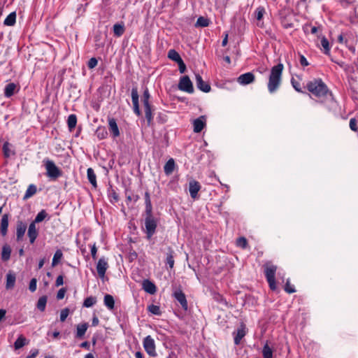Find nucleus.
I'll use <instances>...</instances> for the list:
<instances>
[{
  "label": "nucleus",
  "instance_id": "1",
  "mask_svg": "<svg viewBox=\"0 0 358 358\" xmlns=\"http://www.w3.org/2000/svg\"><path fill=\"white\" fill-rule=\"evenodd\" d=\"M283 69L284 66L281 63L271 68L268 83V90L270 93L275 92L279 87Z\"/></svg>",
  "mask_w": 358,
  "mask_h": 358
},
{
  "label": "nucleus",
  "instance_id": "2",
  "mask_svg": "<svg viewBox=\"0 0 358 358\" xmlns=\"http://www.w3.org/2000/svg\"><path fill=\"white\" fill-rule=\"evenodd\" d=\"M307 88L309 92L318 97L324 96L328 93V88L321 79L309 82L307 84Z\"/></svg>",
  "mask_w": 358,
  "mask_h": 358
},
{
  "label": "nucleus",
  "instance_id": "3",
  "mask_svg": "<svg viewBox=\"0 0 358 358\" xmlns=\"http://www.w3.org/2000/svg\"><path fill=\"white\" fill-rule=\"evenodd\" d=\"M46 170V176L52 180H56L62 174V171L55 165V162L50 159L43 160Z\"/></svg>",
  "mask_w": 358,
  "mask_h": 358
},
{
  "label": "nucleus",
  "instance_id": "4",
  "mask_svg": "<svg viewBox=\"0 0 358 358\" xmlns=\"http://www.w3.org/2000/svg\"><path fill=\"white\" fill-rule=\"evenodd\" d=\"M265 275L271 289L275 290L276 289V284L275 280V275L277 270L276 266L267 263L264 266Z\"/></svg>",
  "mask_w": 358,
  "mask_h": 358
},
{
  "label": "nucleus",
  "instance_id": "5",
  "mask_svg": "<svg viewBox=\"0 0 358 358\" xmlns=\"http://www.w3.org/2000/svg\"><path fill=\"white\" fill-rule=\"evenodd\" d=\"M157 221L153 216L145 218V232L148 239H150L155 234Z\"/></svg>",
  "mask_w": 358,
  "mask_h": 358
},
{
  "label": "nucleus",
  "instance_id": "6",
  "mask_svg": "<svg viewBox=\"0 0 358 358\" xmlns=\"http://www.w3.org/2000/svg\"><path fill=\"white\" fill-rule=\"evenodd\" d=\"M143 345L145 350L150 357H156L157 355L155 342L151 336H147L143 339Z\"/></svg>",
  "mask_w": 358,
  "mask_h": 358
},
{
  "label": "nucleus",
  "instance_id": "7",
  "mask_svg": "<svg viewBox=\"0 0 358 358\" xmlns=\"http://www.w3.org/2000/svg\"><path fill=\"white\" fill-rule=\"evenodd\" d=\"M178 87L180 90L189 94L194 91L192 83L188 76H184L180 78Z\"/></svg>",
  "mask_w": 358,
  "mask_h": 358
},
{
  "label": "nucleus",
  "instance_id": "8",
  "mask_svg": "<svg viewBox=\"0 0 358 358\" xmlns=\"http://www.w3.org/2000/svg\"><path fill=\"white\" fill-rule=\"evenodd\" d=\"M108 268V264L105 257H101L99 259L96 264L97 273L100 278L103 279L105 277L106 271Z\"/></svg>",
  "mask_w": 358,
  "mask_h": 358
},
{
  "label": "nucleus",
  "instance_id": "9",
  "mask_svg": "<svg viewBox=\"0 0 358 358\" xmlns=\"http://www.w3.org/2000/svg\"><path fill=\"white\" fill-rule=\"evenodd\" d=\"M131 95L134 112L137 116H140L141 115V112L139 108L138 92L137 87H133L131 89Z\"/></svg>",
  "mask_w": 358,
  "mask_h": 358
},
{
  "label": "nucleus",
  "instance_id": "10",
  "mask_svg": "<svg viewBox=\"0 0 358 358\" xmlns=\"http://www.w3.org/2000/svg\"><path fill=\"white\" fill-rule=\"evenodd\" d=\"M195 83L197 88L203 92H209L210 91V86L207 83L204 82L202 77L199 74H195Z\"/></svg>",
  "mask_w": 358,
  "mask_h": 358
},
{
  "label": "nucleus",
  "instance_id": "11",
  "mask_svg": "<svg viewBox=\"0 0 358 358\" xmlns=\"http://www.w3.org/2000/svg\"><path fill=\"white\" fill-rule=\"evenodd\" d=\"M237 81L240 85H245L250 84L255 81V76L251 72H248L241 74L238 78Z\"/></svg>",
  "mask_w": 358,
  "mask_h": 358
},
{
  "label": "nucleus",
  "instance_id": "12",
  "mask_svg": "<svg viewBox=\"0 0 358 358\" xmlns=\"http://www.w3.org/2000/svg\"><path fill=\"white\" fill-rule=\"evenodd\" d=\"M201 189V185L199 182L192 180L189 183V191L190 196L192 199H195L197 198L198 192Z\"/></svg>",
  "mask_w": 358,
  "mask_h": 358
},
{
  "label": "nucleus",
  "instance_id": "13",
  "mask_svg": "<svg viewBox=\"0 0 358 358\" xmlns=\"http://www.w3.org/2000/svg\"><path fill=\"white\" fill-rule=\"evenodd\" d=\"M173 296L175 299L180 303L182 308L187 310L188 308L187 301L186 299L185 294L182 290H177L174 292Z\"/></svg>",
  "mask_w": 358,
  "mask_h": 358
},
{
  "label": "nucleus",
  "instance_id": "14",
  "mask_svg": "<svg viewBox=\"0 0 358 358\" xmlns=\"http://www.w3.org/2000/svg\"><path fill=\"white\" fill-rule=\"evenodd\" d=\"M206 125V118L204 116H200L193 121L194 131L199 133L202 131Z\"/></svg>",
  "mask_w": 358,
  "mask_h": 358
},
{
  "label": "nucleus",
  "instance_id": "15",
  "mask_svg": "<svg viewBox=\"0 0 358 358\" xmlns=\"http://www.w3.org/2000/svg\"><path fill=\"white\" fill-rule=\"evenodd\" d=\"M142 286L143 289L148 294H154L157 291L155 285L149 280H144Z\"/></svg>",
  "mask_w": 358,
  "mask_h": 358
},
{
  "label": "nucleus",
  "instance_id": "16",
  "mask_svg": "<svg viewBox=\"0 0 358 358\" xmlns=\"http://www.w3.org/2000/svg\"><path fill=\"white\" fill-rule=\"evenodd\" d=\"M28 236L31 243H34L38 236V231L36 227V224L31 222L28 228Z\"/></svg>",
  "mask_w": 358,
  "mask_h": 358
},
{
  "label": "nucleus",
  "instance_id": "17",
  "mask_svg": "<svg viewBox=\"0 0 358 358\" xmlns=\"http://www.w3.org/2000/svg\"><path fill=\"white\" fill-rule=\"evenodd\" d=\"M108 126L109 130L112 133L114 138L120 136V131L117 122L114 118H110L108 120Z\"/></svg>",
  "mask_w": 358,
  "mask_h": 358
},
{
  "label": "nucleus",
  "instance_id": "18",
  "mask_svg": "<svg viewBox=\"0 0 358 358\" xmlns=\"http://www.w3.org/2000/svg\"><path fill=\"white\" fill-rule=\"evenodd\" d=\"M16 280L15 274L12 272H8L6 275V288L11 289L14 287Z\"/></svg>",
  "mask_w": 358,
  "mask_h": 358
},
{
  "label": "nucleus",
  "instance_id": "19",
  "mask_svg": "<svg viewBox=\"0 0 358 358\" xmlns=\"http://www.w3.org/2000/svg\"><path fill=\"white\" fill-rule=\"evenodd\" d=\"M27 229V225L26 224L23 223L22 222H19L17 225L16 229V236L17 241H20L22 238V237L24 235V233Z\"/></svg>",
  "mask_w": 358,
  "mask_h": 358
},
{
  "label": "nucleus",
  "instance_id": "20",
  "mask_svg": "<svg viewBox=\"0 0 358 358\" xmlns=\"http://www.w3.org/2000/svg\"><path fill=\"white\" fill-rule=\"evenodd\" d=\"M8 215L4 214L2 216L1 220V233L3 236H5L7 234L8 231Z\"/></svg>",
  "mask_w": 358,
  "mask_h": 358
},
{
  "label": "nucleus",
  "instance_id": "21",
  "mask_svg": "<svg viewBox=\"0 0 358 358\" xmlns=\"http://www.w3.org/2000/svg\"><path fill=\"white\" fill-rule=\"evenodd\" d=\"M175 162L173 159H169L164 166V171L166 175L169 176L173 173L175 169Z\"/></svg>",
  "mask_w": 358,
  "mask_h": 358
},
{
  "label": "nucleus",
  "instance_id": "22",
  "mask_svg": "<svg viewBox=\"0 0 358 358\" xmlns=\"http://www.w3.org/2000/svg\"><path fill=\"white\" fill-rule=\"evenodd\" d=\"M103 303L108 310H112L114 308L115 300L112 295L106 294L104 296Z\"/></svg>",
  "mask_w": 358,
  "mask_h": 358
},
{
  "label": "nucleus",
  "instance_id": "23",
  "mask_svg": "<svg viewBox=\"0 0 358 358\" xmlns=\"http://www.w3.org/2000/svg\"><path fill=\"white\" fill-rule=\"evenodd\" d=\"M16 87L17 85L13 83H10L6 85L4 89L5 96L9 98L13 96L15 93Z\"/></svg>",
  "mask_w": 358,
  "mask_h": 358
},
{
  "label": "nucleus",
  "instance_id": "24",
  "mask_svg": "<svg viewBox=\"0 0 358 358\" xmlns=\"http://www.w3.org/2000/svg\"><path fill=\"white\" fill-rule=\"evenodd\" d=\"M87 179L94 187H97L96 176L92 168H88L87 171Z\"/></svg>",
  "mask_w": 358,
  "mask_h": 358
},
{
  "label": "nucleus",
  "instance_id": "25",
  "mask_svg": "<svg viewBox=\"0 0 358 358\" xmlns=\"http://www.w3.org/2000/svg\"><path fill=\"white\" fill-rule=\"evenodd\" d=\"M28 341L27 340V338L22 336V335H20L17 338V340L15 341V342L14 343V347H15V350H18V349H20L21 348H22L23 346H24L25 345L28 344Z\"/></svg>",
  "mask_w": 358,
  "mask_h": 358
},
{
  "label": "nucleus",
  "instance_id": "26",
  "mask_svg": "<svg viewBox=\"0 0 358 358\" xmlns=\"http://www.w3.org/2000/svg\"><path fill=\"white\" fill-rule=\"evenodd\" d=\"M16 22L15 12L10 13L4 20L3 24L6 26H13Z\"/></svg>",
  "mask_w": 358,
  "mask_h": 358
},
{
  "label": "nucleus",
  "instance_id": "27",
  "mask_svg": "<svg viewBox=\"0 0 358 358\" xmlns=\"http://www.w3.org/2000/svg\"><path fill=\"white\" fill-rule=\"evenodd\" d=\"M3 152L5 157H10L15 154L14 150L11 149V145L8 142H5L3 145Z\"/></svg>",
  "mask_w": 358,
  "mask_h": 358
},
{
  "label": "nucleus",
  "instance_id": "28",
  "mask_svg": "<svg viewBox=\"0 0 358 358\" xmlns=\"http://www.w3.org/2000/svg\"><path fill=\"white\" fill-rule=\"evenodd\" d=\"M87 327H88L87 323H83L81 324H78L76 328L77 329L76 337L82 338L86 333Z\"/></svg>",
  "mask_w": 358,
  "mask_h": 358
},
{
  "label": "nucleus",
  "instance_id": "29",
  "mask_svg": "<svg viewBox=\"0 0 358 358\" xmlns=\"http://www.w3.org/2000/svg\"><path fill=\"white\" fill-rule=\"evenodd\" d=\"M11 249L8 245H4L2 248L1 259L3 261H7L10 257Z\"/></svg>",
  "mask_w": 358,
  "mask_h": 358
},
{
  "label": "nucleus",
  "instance_id": "30",
  "mask_svg": "<svg viewBox=\"0 0 358 358\" xmlns=\"http://www.w3.org/2000/svg\"><path fill=\"white\" fill-rule=\"evenodd\" d=\"M77 124V117L74 114H71L68 117L67 124L70 131L73 129Z\"/></svg>",
  "mask_w": 358,
  "mask_h": 358
},
{
  "label": "nucleus",
  "instance_id": "31",
  "mask_svg": "<svg viewBox=\"0 0 358 358\" xmlns=\"http://www.w3.org/2000/svg\"><path fill=\"white\" fill-rule=\"evenodd\" d=\"M245 327H242L241 328L238 329L237 331V334L234 338L235 344L236 345L239 344L241 339L245 336Z\"/></svg>",
  "mask_w": 358,
  "mask_h": 358
},
{
  "label": "nucleus",
  "instance_id": "32",
  "mask_svg": "<svg viewBox=\"0 0 358 358\" xmlns=\"http://www.w3.org/2000/svg\"><path fill=\"white\" fill-rule=\"evenodd\" d=\"M95 134H96V136H97V138L99 140L104 139L108 136V132H107L106 128L103 127H98L97 129L96 130V133Z\"/></svg>",
  "mask_w": 358,
  "mask_h": 358
},
{
  "label": "nucleus",
  "instance_id": "33",
  "mask_svg": "<svg viewBox=\"0 0 358 358\" xmlns=\"http://www.w3.org/2000/svg\"><path fill=\"white\" fill-rule=\"evenodd\" d=\"M47 300H48V299H47L46 296H41L38 299L36 306L39 310H41V311L45 310L46 303H47Z\"/></svg>",
  "mask_w": 358,
  "mask_h": 358
},
{
  "label": "nucleus",
  "instance_id": "34",
  "mask_svg": "<svg viewBox=\"0 0 358 358\" xmlns=\"http://www.w3.org/2000/svg\"><path fill=\"white\" fill-rule=\"evenodd\" d=\"M273 350L266 343L262 349V355L264 358H273Z\"/></svg>",
  "mask_w": 358,
  "mask_h": 358
},
{
  "label": "nucleus",
  "instance_id": "35",
  "mask_svg": "<svg viewBox=\"0 0 358 358\" xmlns=\"http://www.w3.org/2000/svg\"><path fill=\"white\" fill-rule=\"evenodd\" d=\"M62 257H63V253H62V250H57L53 256L52 261V266H55L56 265H57L58 263L62 259Z\"/></svg>",
  "mask_w": 358,
  "mask_h": 358
},
{
  "label": "nucleus",
  "instance_id": "36",
  "mask_svg": "<svg viewBox=\"0 0 358 358\" xmlns=\"http://www.w3.org/2000/svg\"><path fill=\"white\" fill-rule=\"evenodd\" d=\"M113 32L116 36H121L124 32V27L120 24H115L113 26Z\"/></svg>",
  "mask_w": 358,
  "mask_h": 358
},
{
  "label": "nucleus",
  "instance_id": "37",
  "mask_svg": "<svg viewBox=\"0 0 358 358\" xmlns=\"http://www.w3.org/2000/svg\"><path fill=\"white\" fill-rule=\"evenodd\" d=\"M36 192V187L34 185H30L26 190L24 199H27L32 196Z\"/></svg>",
  "mask_w": 358,
  "mask_h": 358
},
{
  "label": "nucleus",
  "instance_id": "38",
  "mask_svg": "<svg viewBox=\"0 0 358 358\" xmlns=\"http://www.w3.org/2000/svg\"><path fill=\"white\" fill-rule=\"evenodd\" d=\"M168 57L176 62H178L182 59L180 55L175 50H170L169 51Z\"/></svg>",
  "mask_w": 358,
  "mask_h": 358
},
{
  "label": "nucleus",
  "instance_id": "39",
  "mask_svg": "<svg viewBox=\"0 0 358 358\" xmlns=\"http://www.w3.org/2000/svg\"><path fill=\"white\" fill-rule=\"evenodd\" d=\"M144 109H145V118L148 121V124H150V123L152 122V119H153L151 106H144Z\"/></svg>",
  "mask_w": 358,
  "mask_h": 358
},
{
  "label": "nucleus",
  "instance_id": "40",
  "mask_svg": "<svg viewBox=\"0 0 358 358\" xmlns=\"http://www.w3.org/2000/svg\"><path fill=\"white\" fill-rule=\"evenodd\" d=\"M47 215L48 214L46 211L45 210H42L37 214L34 220L32 222H34V224L41 222L45 220Z\"/></svg>",
  "mask_w": 358,
  "mask_h": 358
},
{
  "label": "nucleus",
  "instance_id": "41",
  "mask_svg": "<svg viewBox=\"0 0 358 358\" xmlns=\"http://www.w3.org/2000/svg\"><path fill=\"white\" fill-rule=\"evenodd\" d=\"M209 24V20L204 17H199L196 22V27H206Z\"/></svg>",
  "mask_w": 358,
  "mask_h": 358
},
{
  "label": "nucleus",
  "instance_id": "42",
  "mask_svg": "<svg viewBox=\"0 0 358 358\" xmlns=\"http://www.w3.org/2000/svg\"><path fill=\"white\" fill-rule=\"evenodd\" d=\"M148 310L150 313H151L152 314L155 315H161V314H162L160 307L159 306H156V305H153V304L150 305L148 307Z\"/></svg>",
  "mask_w": 358,
  "mask_h": 358
},
{
  "label": "nucleus",
  "instance_id": "43",
  "mask_svg": "<svg viewBox=\"0 0 358 358\" xmlns=\"http://www.w3.org/2000/svg\"><path fill=\"white\" fill-rule=\"evenodd\" d=\"M96 302V298L93 296H89L86 298L83 302V306L86 308H90L94 306Z\"/></svg>",
  "mask_w": 358,
  "mask_h": 358
},
{
  "label": "nucleus",
  "instance_id": "44",
  "mask_svg": "<svg viewBox=\"0 0 358 358\" xmlns=\"http://www.w3.org/2000/svg\"><path fill=\"white\" fill-rule=\"evenodd\" d=\"M321 45L324 48V52L325 54H329L330 51V46L328 40L325 37L322 38Z\"/></svg>",
  "mask_w": 358,
  "mask_h": 358
},
{
  "label": "nucleus",
  "instance_id": "45",
  "mask_svg": "<svg viewBox=\"0 0 358 358\" xmlns=\"http://www.w3.org/2000/svg\"><path fill=\"white\" fill-rule=\"evenodd\" d=\"M265 9L263 7H258L255 10V17L257 20H261L263 18Z\"/></svg>",
  "mask_w": 358,
  "mask_h": 358
},
{
  "label": "nucleus",
  "instance_id": "46",
  "mask_svg": "<svg viewBox=\"0 0 358 358\" xmlns=\"http://www.w3.org/2000/svg\"><path fill=\"white\" fill-rule=\"evenodd\" d=\"M149 99H150V93L148 92V89H145V90L143 92V101L144 106H150L149 103Z\"/></svg>",
  "mask_w": 358,
  "mask_h": 358
},
{
  "label": "nucleus",
  "instance_id": "47",
  "mask_svg": "<svg viewBox=\"0 0 358 358\" xmlns=\"http://www.w3.org/2000/svg\"><path fill=\"white\" fill-rule=\"evenodd\" d=\"M173 252H170L166 255V264L169 266L171 268H172L174 266V259L173 256Z\"/></svg>",
  "mask_w": 358,
  "mask_h": 358
},
{
  "label": "nucleus",
  "instance_id": "48",
  "mask_svg": "<svg viewBox=\"0 0 358 358\" xmlns=\"http://www.w3.org/2000/svg\"><path fill=\"white\" fill-rule=\"evenodd\" d=\"M70 310L68 308L62 309L60 312V321L64 322L69 315Z\"/></svg>",
  "mask_w": 358,
  "mask_h": 358
},
{
  "label": "nucleus",
  "instance_id": "49",
  "mask_svg": "<svg viewBox=\"0 0 358 358\" xmlns=\"http://www.w3.org/2000/svg\"><path fill=\"white\" fill-rule=\"evenodd\" d=\"M236 244L238 247L245 248L248 244L247 240L244 237H241L237 239Z\"/></svg>",
  "mask_w": 358,
  "mask_h": 358
},
{
  "label": "nucleus",
  "instance_id": "50",
  "mask_svg": "<svg viewBox=\"0 0 358 358\" xmlns=\"http://www.w3.org/2000/svg\"><path fill=\"white\" fill-rule=\"evenodd\" d=\"M285 290L287 293H289V294L294 293V292H296V290L294 288V287L290 285V282H289V280H287V282H286V284H285Z\"/></svg>",
  "mask_w": 358,
  "mask_h": 358
},
{
  "label": "nucleus",
  "instance_id": "51",
  "mask_svg": "<svg viewBox=\"0 0 358 358\" xmlns=\"http://www.w3.org/2000/svg\"><path fill=\"white\" fill-rule=\"evenodd\" d=\"M37 280L36 278H32L30 280L29 289L31 292H34L36 289Z\"/></svg>",
  "mask_w": 358,
  "mask_h": 358
},
{
  "label": "nucleus",
  "instance_id": "52",
  "mask_svg": "<svg viewBox=\"0 0 358 358\" xmlns=\"http://www.w3.org/2000/svg\"><path fill=\"white\" fill-rule=\"evenodd\" d=\"M98 64V61L95 57L91 58L87 63V66L89 69H94Z\"/></svg>",
  "mask_w": 358,
  "mask_h": 358
},
{
  "label": "nucleus",
  "instance_id": "53",
  "mask_svg": "<svg viewBox=\"0 0 358 358\" xmlns=\"http://www.w3.org/2000/svg\"><path fill=\"white\" fill-rule=\"evenodd\" d=\"M350 128L353 131H357L358 128H357V121L355 118H352L350 119Z\"/></svg>",
  "mask_w": 358,
  "mask_h": 358
},
{
  "label": "nucleus",
  "instance_id": "54",
  "mask_svg": "<svg viewBox=\"0 0 358 358\" xmlns=\"http://www.w3.org/2000/svg\"><path fill=\"white\" fill-rule=\"evenodd\" d=\"M66 292V289L65 288H61L57 294V299L58 300L64 299Z\"/></svg>",
  "mask_w": 358,
  "mask_h": 358
},
{
  "label": "nucleus",
  "instance_id": "55",
  "mask_svg": "<svg viewBox=\"0 0 358 358\" xmlns=\"http://www.w3.org/2000/svg\"><path fill=\"white\" fill-rule=\"evenodd\" d=\"M179 66L180 73H183L186 71V65L185 64L182 59L177 62Z\"/></svg>",
  "mask_w": 358,
  "mask_h": 358
},
{
  "label": "nucleus",
  "instance_id": "56",
  "mask_svg": "<svg viewBox=\"0 0 358 358\" xmlns=\"http://www.w3.org/2000/svg\"><path fill=\"white\" fill-rule=\"evenodd\" d=\"M152 204L145 206V213H146L145 217H148L150 216H153L152 214Z\"/></svg>",
  "mask_w": 358,
  "mask_h": 358
},
{
  "label": "nucleus",
  "instance_id": "57",
  "mask_svg": "<svg viewBox=\"0 0 358 358\" xmlns=\"http://www.w3.org/2000/svg\"><path fill=\"white\" fill-rule=\"evenodd\" d=\"M64 284V278L63 275H59L55 282L56 287H59Z\"/></svg>",
  "mask_w": 358,
  "mask_h": 358
},
{
  "label": "nucleus",
  "instance_id": "58",
  "mask_svg": "<svg viewBox=\"0 0 358 358\" xmlns=\"http://www.w3.org/2000/svg\"><path fill=\"white\" fill-rule=\"evenodd\" d=\"M96 252H97V248H96V245L94 243L91 247V255H92V257L93 258V259H96Z\"/></svg>",
  "mask_w": 358,
  "mask_h": 358
},
{
  "label": "nucleus",
  "instance_id": "59",
  "mask_svg": "<svg viewBox=\"0 0 358 358\" xmlns=\"http://www.w3.org/2000/svg\"><path fill=\"white\" fill-rule=\"evenodd\" d=\"M300 64L303 66H307L309 65L306 58L302 55L300 56Z\"/></svg>",
  "mask_w": 358,
  "mask_h": 358
},
{
  "label": "nucleus",
  "instance_id": "60",
  "mask_svg": "<svg viewBox=\"0 0 358 358\" xmlns=\"http://www.w3.org/2000/svg\"><path fill=\"white\" fill-rule=\"evenodd\" d=\"M38 354V350L37 349H33L30 351V354L26 358H34Z\"/></svg>",
  "mask_w": 358,
  "mask_h": 358
},
{
  "label": "nucleus",
  "instance_id": "61",
  "mask_svg": "<svg viewBox=\"0 0 358 358\" xmlns=\"http://www.w3.org/2000/svg\"><path fill=\"white\" fill-rule=\"evenodd\" d=\"M292 84L293 87L297 91V92H301V90L300 88V84L295 81L294 79L292 80Z\"/></svg>",
  "mask_w": 358,
  "mask_h": 358
},
{
  "label": "nucleus",
  "instance_id": "62",
  "mask_svg": "<svg viewBox=\"0 0 358 358\" xmlns=\"http://www.w3.org/2000/svg\"><path fill=\"white\" fill-rule=\"evenodd\" d=\"M138 199V196L137 195H133V196H131V195H128L127 196V200L128 201H136Z\"/></svg>",
  "mask_w": 358,
  "mask_h": 358
},
{
  "label": "nucleus",
  "instance_id": "63",
  "mask_svg": "<svg viewBox=\"0 0 358 358\" xmlns=\"http://www.w3.org/2000/svg\"><path fill=\"white\" fill-rule=\"evenodd\" d=\"M99 319L96 316H94V317L92 318V325L93 327H96L99 324Z\"/></svg>",
  "mask_w": 358,
  "mask_h": 358
},
{
  "label": "nucleus",
  "instance_id": "64",
  "mask_svg": "<svg viewBox=\"0 0 358 358\" xmlns=\"http://www.w3.org/2000/svg\"><path fill=\"white\" fill-rule=\"evenodd\" d=\"M338 41L340 43H346V42H347V41L344 39L343 34H340L338 36Z\"/></svg>",
  "mask_w": 358,
  "mask_h": 358
}]
</instances>
